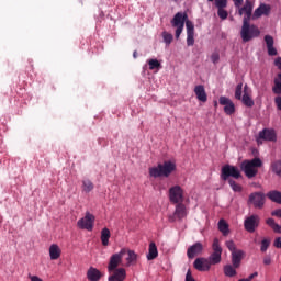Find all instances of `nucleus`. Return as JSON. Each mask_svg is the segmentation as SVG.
Segmentation results:
<instances>
[{"label": "nucleus", "mask_w": 281, "mask_h": 281, "mask_svg": "<svg viewBox=\"0 0 281 281\" xmlns=\"http://www.w3.org/2000/svg\"><path fill=\"white\" fill-rule=\"evenodd\" d=\"M271 12V7L268 4H260L254 12L255 19H260V16H267Z\"/></svg>", "instance_id": "obj_22"}, {"label": "nucleus", "mask_w": 281, "mask_h": 281, "mask_svg": "<svg viewBox=\"0 0 281 281\" xmlns=\"http://www.w3.org/2000/svg\"><path fill=\"white\" fill-rule=\"evenodd\" d=\"M217 15L220 16V19L225 21V19H227V16H228V13L225 11V9H218L217 10Z\"/></svg>", "instance_id": "obj_42"}, {"label": "nucleus", "mask_w": 281, "mask_h": 281, "mask_svg": "<svg viewBox=\"0 0 281 281\" xmlns=\"http://www.w3.org/2000/svg\"><path fill=\"white\" fill-rule=\"evenodd\" d=\"M224 273L225 276H227L228 278H234V276H236V267L232 266V265H227L224 267Z\"/></svg>", "instance_id": "obj_36"}, {"label": "nucleus", "mask_w": 281, "mask_h": 281, "mask_svg": "<svg viewBox=\"0 0 281 281\" xmlns=\"http://www.w3.org/2000/svg\"><path fill=\"white\" fill-rule=\"evenodd\" d=\"M256 142L258 145L262 144V142H278V134L276 130L265 128L259 132Z\"/></svg>", "instance_id": "obj_8"}, {"label": "nucleus", "mask_w": 281, "mask_h": 281, "mask_svg": "<svg viewBox=\"0 0 281 281\" xmlns=\"http://www.w3.org/2000/svg\"><path fill=\"white\" fill-rule=\"evenodd\" d=\"M110 276L108 281H124L126 280V269L124 268H115L112 271H109Z\"/></svg>", "instance_id": "obj_15"}, {"label": "nucleus", "mask_w": 281, "mask_h": 281, "mask_svg": "<svg viewBox=\"0 0 281 281\" xmlns=\"http://www.w3.org/2000/svg\"><path fill=\"white\" fill-rule=\"evenodd\" d=\"M111 238V231L109 228H103L101 231V243L103 247H109V239Z\"/></svg>", "instance_id": "obj_29"}, {"label": "nucleus", "mask_w": 281, "mask_h": 281, "mask_svg": "<svg viewBox=\"0 0 281 281\" xmlns=\"http://www.w3.org/2000/svg\"><path fill=\"white\" fill-rule=\"evenodd\" d=\"M223 256V247L221 246V240L218 238H214L212 243V254L210 255V261L212 265H218L221 262Z\"/></svg>", "instance_id": "obj_7"}, {"label": "nucleus", "mask_w": 281, "mask_h": 281, "mask_svg": "<svg viewBox=\"0 0 281 281\" xmlns=\"http://www.w3.org/2000/svg\"><path fill=\"white\" fill-rule=\"evenodd\" d=\"M251 12H254V4L251 3V1L246 0L245 5L239 9V16H243V14H245L244 19H248V21H250Z\"/></svg>", "instance_id": "obj_21"}, {"label": "nucleus", "mask_w": 281, "mask_h": 281, "mask_svg": "<svg viewBox=\"0 0 281 281\" xmlns=\"http://www.w3.org/2000/svg\"><path fill=\"white\" fill-rule=\"evenodd\" d=\"M268 199H270V201H273V203H279L281 204V192L280 191H270L267 194Z\"/></svg>", "instance_id": "obj_32"}, {"label": "nucleus", "mask_w": 281, "mask_h": 281, "mask_svg": "<svg viewBox=\"0 0 281 281\" xmlns=\"http://www.w3.org/2000/svg\"><path fill=\"white\" fill-rule=\"evenodd\" d=\"M243 95H245V90H243V83H238L235 89V98L236 100H241Z\"/></svg>", "instance_id": "obj_37"}, {"label": "nucleus", "mask_w": 281, "mask_h": 281, "mask_svg": "<svg viewBox=\"0 0 281 281\" xmlns=\"http://www.w3.org/2000/svg\"><path fill=\"white\" fill-rule=\"evenodd\" d=\"M172 27L176 29V38L179 40L183 34V27H187V45L192 47L194 45V23L188 20V13L178 12L171 20Z\"/></svg>", "instance_id": "obj_1"}, {"label": "nucleus", "mask_w": 281, "mask_h": 281, "mask_svg": "<svg viewBox=\"0 0 281 281\" xmlns=\"http://www.w3.org/2000/svg\"><path fill=\"white\" fill-rule=\"evenodd\" d=\"M240 100L245 106H248L249 109L254 106V99H251V89L247 85L244 87V94Z\"/></svg>", "instance_id": "obj_20"}, {"label": "nucleus", "mask_w": 281, "mask_h": 281, "mask_svg": "<svg viewBox=\"0 0 281 281\" xmlns=\"http://www.w3.org/2000/svg\"><path fill=\"white\" fill-rule=\"evenodd\" d=\"M202 252H203V244L198 241L188 248L187 256L190 260H192L193 258H196V256H199Z\"/></svg>", "instance_id": "obj_18"}, {"label": "nucleus", "mask_w": 281, "mask_h": 281, "mask_svg": "<svg viewBox=\"0 0 281 281\" xmlns=\"http://www.w3.org/2000/svg\"><path fill=\"white\" fill-rule=\"evenodd\" d=\"M217 227L218 232H221L223 236H229V224H227L225 220H220L217 223Z\"/></svg>", "instance_id": "obj_28"}, {"label": "nucleus", "mask_w": 281, "mask_h": 281, "mask_svg": "<svg viewBox=\"0 0 281 281\" xmlns=\"http://www.w3.org/2000/svg\"><path fill=\"white\" fill-rule=\"evenodd\" d=\"M175 170H177V165L173 161L167 160L164 164L149 168V176L154 177V179L169 177Z\"/></svg>", "instance_id": "obj_2"}, {"label": "nucleus", "mask_w": 281, "mask_h": 281, "mask_svg": "<svg viewBox=\"0 0 281 281\" xmlns=\"http://www.w3.org/2000/svg\"><path fill=\"white\" fill-rule=\"evenodd\" d=\"M124 256H126V248H122L119 252L110 257L108 271H115L117 267H124Z\"/></svg>", "instance_id": "obj_6"}, {"label": "nucleus", "mask_w": 281, "mask_h": 281, "mask_svg": "<svg viewBox=\"0 0 281 281\" xmlns=\"http://www.w3.org/2000/svg\"><path fill=\"white\" fill-rule=\"evenodd\" d=\"M159 256V251L157 250V245L155 241H151L149 244L148 254H147V260H155Z\"/></svg>", "instance_id": "obj_27"}, {"label": "nucleus", "mask_w": 281, "mask_h": 281, "mask_svg": "<svg viewBox=\"0 0 281 281\" xmlns=\"http://www.w3.org/2000/svg\"><path fill=\"white\" fill-rule=\"evenodd\" d=\"M228 183L233 190V192H243V187L234 180H228Z\"/></svg>", "instance_id": "obj_38"}, {"label": "nucleus", "mask_w": 281, "mask_h": 281, "mask_svg": "<svg viewBox=\"0 0 281 281\" xmlns=\"http://www.w3.org/2000/svg\"><path fill=\"white\" fill-rule=\"evenodd\" d=\"M217 10L227 8V0H214Z\"/></svg>", "instance_id": "obj_40"}, {"label": "nucleus", "mask_w": 281, "mask_h": 281, "mask_svg": "<svg viewBox=\"0 0 281 281\" xmlns=\"http://www.w3.org/2000/svg\"><path fill=\"white\" fill-rule=\"evenodd\" d=\"M48 251L50 260H58L60 254H63V250H60V247L56 244H52Z\"/></svg>", "instance_id": "obj_26"}, {"label": "nucleus", "mask_w": 281, "mask_h": 281, "mask_svg": "<svg viewBox=\"0 0 281 281\" xmlns=\"http://www.w3.org/2000/svg\"><path fill=\"white\" fill-rule=\"evenodd\" d=\"M102 278V272L98 270L97 268L90 267L87 271V279L89 281H100Z\"/></svg>", "instance_id": "obj_25"}, {"label": "nucleus", "mask_w": 281, "mask_h": 281, "mask_svg": "<svg viewBox=\"0 0 281 281\" xmlns=\"http://www.w3.org/2000/svg\"><path fill=\"white\" fill-rule=\"evenodd\" d=\"M29 278L31 281H43L38 276H30Z\"/></svg>", "instance_id": "obj_45"}, {"label": "nucleus", "mask_w": 281, "mask_h": 281, "mask_svg": "<svg viewBox=\"0 0 281 281\" xmlns=\"http://www.w3.org/2000/svg\"><path fill=\"white\" fill-rule=\"evenodd\" d=\"M261 166L262 160H260V158H254L252 160H244L240 168L248 179H254V177L258 175V168Z\"/></svg>", "instance_id": "obj_4"}, {"label": "nucleus", "mask_w": 281, "mask_h": 281, "mask_svg": "<svg viewBox=\"0 0 281 281\" xmlns=\"http://www.w3.org/2000/svg\"><path fill=\"white\" fill-rule=\"evenodd\" d=\"M221 177L224 181H227L229 177H233V179H240V169H238V167L235 166L225 165L222 168Z\"/></svg>", "instance_id": "obj_10"}, {"label": "nucleus", "mask_w": 281, "mask_h": 281, "mask_svg": "<svg viewBox=\"0 0 281 281\" xmlns=\"http://www.w3.org/2000/svg\"><path fill=\"white\" fill-rule=\"evenodd\" d=\"M265 43L267 45L268 55L269 56H278V49H276V47H273V36L266 35Z\"/></svg>", "instance_id": "obj_23"}, {"label": "nucleus", "mask_w": 281, "mask_h": 281, "mask_svg": "<svg viewBox=\"0 0 281 281\" xmlns=\"http://www.w3.org/2000/svg\"><path fill=\"white\" fill-rule=\"evenodd\" d=\"M125 263H123L124 267H135L137 265V258L135 250H131L128 248H125Z\"/></svg>", "instance_id": "obj_17"}, {"label": "nucleus", "mask_w": 281, "mask_h": 281, "mask_svg": "<svg viewBox=\"0 0 281 281\" xmlns=\"http://www.w3.org/2000/svg\"><path fill=\"white\" fill-rule=\"evenodd\" d=\"M244 43H249L251 38L260 36V30L256 25L249 24V18L243 20V26L240 32Z\"/></svg>", "instance_id": "obj_3"}, {"label": "nucleus", "mask_w": 281, "mask_h": 281, "mask_svg": "<svg viewBox=\"0 0 281 281\" xmlns=\"http://www.w3.org/2000/svg\"><path fill=\"white\" fill-rule=\"evenodd\" d=\"M194 93L200 102H207V93L205 92V87H203V85L195 86Z\"/></svg>", "instance_id": "obj_24"}, {"label": "nucleus", "mask_w": 281, "mask_h": 281, "mask_svg": "<svg viewBox=\"0 0 281 281\" xmlns=\"http://www.w3.org/2000/svg\"><path fill=\"white\" fill-rule=\"evenodd\" d=\"M212 265H214V263H212V261L210 260V257H209V259L198 258V259H195L193 267L198 271H210V268L212 267Z\"/></svg>", "instance_id": "obj_16"}, {"label": "nucleus", "mask_w": 281, "mask_h": 281, "mask_svg": "<svg viewBox=\"0 0 281 281\" xmlns=\"http://www.w3.org/2000/svg\"><path fill=\"white\" fill-rule=\"evenodd\" d=\"M225 247H227L228 251H231L233 267L239 268L240 262L243 261V258L245 257V251L237 249L236 243H234V240H232V239H228L225 241Z\"/></svg>", "instance_id": "obj_5"}, {"label": "nucleus", "mask_w": 281, "mask_h": 281, "mask_svg": "<svg viewBox=\"0 0 281 281\" xmlns=\"http://www.w3.org/2000/svg\"><path fill=\"white\" fill-rule=\"evenodd\" d=\"M207 1H211V2H212V1H215V0H207Z\"/></svg>", "instance_id": "obj_51"}, {"label": "nucleus", "mask_w": 281, "mask_h": 281, "mask_svg": "<svg viewBox=\"0 0 281 281\" xmlns=\"http://www.w3.org/2000/svg\"><path fill=\"white\" fill-rule=\"evenodd\" d=\"M271 245V239L269 238H263L261 240V247H260V251L265 252L269 249V246Z\"/></svg>", "instance_id": "obj_39"}, {"label": "nucleus", "mask_w": 281, "mask_h": 281, "mask_svg": "<svg viewBox=\"0 0 281 281\" xmlns=\"http://www.w3.org/2000/svg\"><path fill=\"white\" fill-rule=\"evenodd\" d=\"M220 59H221V55H218L217 52H215V53H213V54L211 55V60H212V63H214L215 65H216V63H218Z\"/></svg>", "instance_id": "obj_43"}, {"label": "nucleus", "mask_w": 281, "mask_h": 281, "mask_svg": "<svg viewBox=\"0 0 281 281\" xmlns=\"http://www.w3.org/2000/svg\"><path fill=\"white\" fill-rule=\"evenodd\" d=\"M260 217H258V215H251L250 217L245 220V229L247 232H256V227H258Z\"/></svg>", "instance_id": "obj_19"}, {"label": "nucleus", "mask_w": 281, "mask_h": 281, "mask_svg": "<svg viewBox=\"0 0 281 281\" xmlns=\"http://www.w3.org/2000/svg\"><path fill=\"white\" fill-rule=\"evenodd\" d=\"M263 263H265V265H271V258L266 257V258L263 259Z\"/></svg>", "instance_id": "obj_48"}, {"label": "nucleus", "mask_w": 281, "mask_h": 281, "mask_svg": "<svg viewBox=\"0 0 281 281\" xmlns=\"http://www.w3.org/2000/svg\"><path fill=\"white\" fill-rule=\"evenodd\" d=\"M173 1H178V0H173Z\"/></svg>", "instance_id": "obj_52"}, {"label": "nucleus", "mask_w": 281, "mask_h": 281, "mask_svg": "<svg viewBox=\"0 0 281 281\" xmlns=\"http://www.w3.org/2000/svg\"><path fill=\"white\" fill-rule=\"evenodd\" d=\"M248 203L254 205V207H262L265 205V193L255 192L249 195Z\"/></svg>", "instance_id": "obj_14"}, {"label": "nucleus", "mask_w": 281, "mask_h": 281, "mask_svg": "<svg viewBox=\"0 0 281 281\" xmlns=\"http://www.w3.org/2000/svg\"><path fill=\"white\" fill-rule=\"evenodd\" d=\"M147 65L150 69V71H159V68L161 67V61H158L157 59H148Z\"/></svg>", "instance_id": "obj_34"}, {"label": "nucleus", "mask_w": 281, "mask_h": 281, "mask_svg": "<svg viewBox=\"0 0 281 281\" xmlns=\"http://www.w3.org/2000/svg\"><path fill=\"white\" fill-rule=\"evenodd\" d=\"M258 276V272H254L252 274H250L248 278H246L248 281L254 280L256 277Z\"/></svg>", "instance_id": "obj_47"}, {"label": "nucleus", "mask_w": 281, "mask_h": 281, "mask_svg": "<svg viewBox=\"0 0 281 281\" xmlns=\"http://www.w3.org/2000/svg\"><path fill=\"white\" fill-rule=\"evenodd\" d=\"M81 188H82V192H85L86 194H89V192L93 191V182H91V180L89 179H83Z\"/></svg>", "instance_id": "obj_31"}, {"label": "nucleus", "mask_w": 281, "mask_h": 281, "mask_svg": "<svg viewBox=\"0 0 281 281\" xmlns=\"http://www.w3.org/2000/svg\"><path fill=\"white\" fill-rule=\"evenodd\" d=\"M220 104L224 106V113H226V115H233L236 111V105L227 97H220Z\"/></svg>", "instance_id": "obj_13"}, {"label": "nucleus", "mask_w": 281, "mask_h": 281, "mask_svg": "<svg viewBox=\"0 0 281 281\" xmlns=\"http://www.w3.org/2000/svg\"><path fill=\"white\" fill-rule=\"evenodd\" d=\"M274 247H277V249H281V237H277L274 239Z\"/></svg>", "instance_id": "obj_44"}, {"label": "nucleus", "mask_w": 281, "mask_h": 281, "mask_svg": "<svg viewBox=\"0 0 281 281\" xmlns=\"http://www.w3.org/2000/svg\"><path fill=\"white\" fill-rule=\"evenodd\" d=\"M236 8H240V5H243V0H233Z\"/></svg>", "instance_id": "obj_46"}, {"label": "nucleus", "mask_w": 281, "mask_h": 281, "mask_svg": "<svg viewBox=\"0 0 281 281\" xmlns=\"http://www.w3.org/2000/svg\"><path fill=\"white\" fill-rule=\"evenodd\" d=\"M266 223L267 225H269V227H271V229H273V232H276L277 234H281V226L280 224L276 223V220L268 218Z\"/></svg>", "instance_id": "obj_33"}, {"label": "nucleus", "mask_w": 281, "mask_h": 281, "mask_svg": "<svg viewBox=\"0 0 281 281\" xmlns=\"http://www.w3.org/2000/svg\"><path fill=\"white\" fill-rule=\"evenodd\" d=\"M94 223L95 216L90 212H87L85 217L80 218L77 222V226L79 227V229H87V232H92Z\"/></svg>", "instance_id": "obj_9"}, {"label": "nucleus", "mask_w": 281, "mask_h": 281, "mask_svg": "<svg viewBox=\"0 0 281 281\" xmlns=\"http://www.w3.org/2000/svg\"><path fill=\"white\" fill-rule=\"evenodd\" d=\"M169 199L171 203H183V189L179 186H173L169 189Z\"/></svg>", "instance_id": "obj_11"}, {"label": "nucleus", "mask_w": 281, "mask_h": 281, "mask_svg": "<svg viewBox=\"0 0 281 281\" xmlns=\"http://www.w3.org/2000/svg\"><path fill=\"white\" fill-rule=\"evenodd\" d=\"M272 170L280 177L281 175V161H277L272 164Z\"/></svg>", "instance_id": "obj_41"}, {"label": "nucleus", "mask_w": 281, "mask_h": 281, "mask_svg": "<svg viewBox=\"0 0 281 281\" xmlns=\"http://www.w3.org/2000/svg\"><path fill=\"white\" fill-rule=\"evenodd\" d=\"M273 93L281 95V72L274 77V86L272 87Z\"/></svg>", "instance_id": "obj_30"}, {"label": "nucleus", "mask_w": 281, "mask_h": 281, "mask_svg": "<svg viewBox=\"0 0 281 281\" xmlns=\"http://www.w3.org/2000/svg\"><path fill=\"white\" fill-rule=\"evenodd\" d=\"M134 58H137V50L133 53Z\"/></svg>", "instance_id": "obj_49"}, {"label": "nucleus", "mask_w": 281, "mask_h": 281, "mask_svg": "<svg viewBox=\"0 0 281 281\" xmlns=\"http://www.w3.org/2000/svg\"><path fill=\"white\" fill-rule=\"evenodd\" d=\"M238 281H249V280H247V279H239Z\"/></svg>", "instance_id": "obj_50"}, {"label": "nucleus", "mask_w": 281, "mask_h": 281, "mask_svg": "<svg viewBox=\"0 0 281 281\" xmlns=\"http://www.w3.org/2000/svg\"><path fill=\"white\" fill-rule=\"evenodd\" d=\"M188 216V210L186 209V205L183 204H178L176 206V211L173 215H169V222L175 223V221H181L182 218H186Z\"/></svg>", "instance_id": "obj_12"}, {"label": "nucleus", "mask_w": 281, "mask_h": 281, "mask_svg": "<svg viewBox=\"0 0 281 281\" xmlns=\"http://www.w3.org/2000/svg\"><path fill=\"white\" fill-rule=\"evenodd\" d=\"M161 36H162V41H164L166 47H170V44L172 43V41H173V38H175V37L172 36V34H171V33H168V32H166V31H164L162 34H161Z\"/></svg>", "instance_id": "obj_35"}]
</instances>
